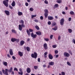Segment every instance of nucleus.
<instances>
[{"instance_id":"29","label":"nucleus","mask_w":75,"mask_h":75,"mask_svg":"<svg viewBox=\"0 0 75 75\" xmlns=\"http://www.w3.org/2000/svg\"><path fill=\"white\" fill-rule=\"evenodd\" d=\"M4 64L5 66H7V62H4Z\"/></svg>"},{"instance_id":"14","label":"nucleus","mask_w":75,"mask_h":75,"mask_svg":"<svg viewBox=\"0 0 75 75\" xmlns=\"http://www.w3.org/2000/svg\"><path fill=\"white\" fill-rule=\"evenodd\" d=\"M26 32L27 33L29 36H30V35H31V33H30V32L29 31V30H28L27 29Z\"/></svg>"},{"instance_id":"20","label":"nucleus","mask_w":75,"mask_h":75,"mask_svg":"<svg viewBox=\"0 0 75 75\" xmlns=\"http://www.w3.org/2000/svg\"><path fill=\"white\" fill-rule=\"evenodd\" d=\"M24 43H25V42H24V41L23 40L21 41L20 43L21 45V46H22V45H23L24 44Z\"/></svg>"},{"instance_id":"53","label":"nucleus","mask_w":75,"mask_h":75,"mask_svg":"<svg viewBox=\"0 0 75 75\" xmlns=\"http://www.w3.org/2000/svg\"><path fill=\"white\" fill-rule=\"evenodd\" d=\"M26 6H28V4L27 2H26L25 4Z\"/></svg>"},{"instance_id":"40","label":"nucleus","mask_w":75,"mask_h":75,"mask_svg":"<svg viewBox=\"0 0 75 75\" xmlns=\"http://www.w3.org/2000/svg\"><path fill=\"white\" fill-rule=\"evenodd\" d=\"M45 40L46 41H49V39L48 38H45Z\"/></svg>"},{"instance_id":"11","label":"nucleus","mask_w":75,"mask_h":75,"mask_svg":"<svg viewBox=\"0 0 75 75\" xmlns=\"http://www.w3.org/2000/svg\"><path fill=\"white\" fill-rule=\"evenodd\" d=\"M9 53L11 55H13V50L11 49H10L9 50Z\"/></svg>"},{"instance_id":"42","label":"nucleus","mask_w":75,"mask_h":75,"mask_svg":"<svg viewBox=\"0 0 75 75\" xmlns=\"http://www.w3.org/2000/svg\"><path fill=\"white\" fill-rule=\"evenodd\" d=\"M62 74V75H65V72L62 71L61 72Z\"/></svg>"},{"instance_id":"57","label":"nucleus","mask_w":75,"mask_h":75,"mask_svg":"<svg viewBox=\"0 0 75 75\" xmlns=\"http://www.w3.org/2000/svg\"><path fill=\"white\" fill-rule=\"evenodd\" d=\"M19 71L21 72H22V69L21 68L19 69Z\"/></svg>"},{"instance_id":"4","label":"nucleus","mask_w":75,"mask_h":75,"mask_svg":"<svg viewBox=\"0 0 75 75\" xmlns=\"http://www.w3.org/2000/svg\"><path fill=\"white\" fill-rule=\"evenodd\" d=\"M31 37L33 38H35L37 37V35L34 34V33L32 32L31 33Z\"/></svg>"},{"instance_id":"41","label":"nucleus","mask_w":75,"mask_h":75,"mask_svg":"<svg viewBox=\"0 0 75 75\" xmlns=\"http://www.w3.org/2000/svg\"><path fill=\"white\" fill-rule=\"evenodd\" d=\"M55 53L56 54H58V51L57 50H56L54 51Z\"/></svg>"},{"instance_id":"27","label":"nucleus","mask_w":75,"mask_h":75,"mask_svg":"<svg viewBox=\"0 0 75 75\" xmlns=\"http://www.w3.org/2000/svg\"><path fill=\"white\" fill-rule=\"evenodd\" d=\"M70 14H71V15H74L75 13L73 11H71L70 12Z\"/></svg>"},{"instance_id":"30","label":"nucleus","mask_w":75,"mask_h":75,"mask_svg":"<svg viewBox=\"0 0 75 75\" xmlns=\"http://www.w3.org/2000/svg\"><path fill=\"white\" fill-rule=\"evenodd\" d=\"M35 28H36V29L37 30H38L40 29V28H39V27L37 25H36L35 26Z\"/></svg>"},{"instance_id":"7","label":"nucleus","mask_w":75,"mask_h":75,"mask_svg":"<svg viewBox=\"0 0 75 75\" xmlns=\"http://www.w3.org/2000/svg\"><path fill=\"white\" fill-rule=\"evenodd\" d=\"M43 47L45 50H47L48 49V47L47 46V43H45L43 45Z\"/></svg>"},{"instance_id":"12","label":"nucleus","mask_w":75,"mask_h":75,"mask_svg":"<svg viewBox=\"0 0 75 75\" xmlns=\"http://www.w3.org/2000/svg\"><path fill=\"white\" fill-rule=\"evenodd\" d=\"M48 19L50 20H53V19H54V18L52 16H48Z\"/></svg>"},{"instance_id":"54","label":"nucleus","mask_w":75,"mask_h":75,"mask_svg":"<svg viewBox=\"0 0 75 75\" xmlns=\"http://www.w3.org/2000/svg\"><path fill=\"white\" fill-rule=\"evenodd\" d=\"M35 22H36V23H38V21L37 20H34Z\"/></svg>"},{"instance_id":"22","label":"nucleus","mask_w":75,"mask_h":75,"mask_svg":"<svg viewBox=\"0 0 75 75\" xmlns=\"http://www.w3.org/2000/svg\"><path fill=\"white\" fill-rule=\"evenodd\" d=\"M18 15L19 16H22L23 14V13L21 12L18 11Z\"/></svg>"},{"instance_id":"48","label":"nucleus","mask_w":75,"mask_h":75,"mask_svg":"<svg viewBox=\"0 0 75 75\" xmlns=\"http://www.w3.org/2000/svg\"><path fill=\"white\" fill-rule=\"evenodd\" d=\"M53 37V35H51L50 36V39H52V37Z\"/></svg>"},{"instance_id":"6","label":"nucleus","mask_w":75,"mask_h":75,"mask_svg":"<svg viewBox=\"0 0 75 75\" xmlns=\"http://www.w3.org/2000/svg\"><path fill=\"white\" fill-rule=\"evenodd\" d=\"M64 19L62 18L61 20L60 23L62 25H64Z\"/></svg>"},{"instance_id":"18","label":"nucleus","mask_w":75,"mask_h":75,"mask_svg":"<svg viewBox=\"0 0 75 75\" xmlns=\"http://www.w3.org/2000/svg\"><path fill=\"white\" fill-rule=\"evenodd\" d=\"M16 41H17V39L16 38H12L11 39V41L12 42H15Z\"/></svg>"},{"instance_id":"33","label":"nucleus","mask_w":75,"mask_h":75,"mask_svg":"<svg viewBox=\"0 0 75 75\" xmlns=\"http://www.w3.org/2000/svg\"><path fill=\"white\" fill-rule=\"evenodd\" d=\"M61 1H61V0L57 1V2L58 3H61Z\"/></svg>"},{"instance_id":"59","label":"nucleus","mask_w":75,"mask_h":75,"mask_svg":"<svg viewBox=\"0 0 75 75\" xmlns=\"http://www.w3.org/2000/svg\"><path fill=\"white\" fill-rule=\"evenodd\" d=\"M38 62H40V58H39L38 59Z\"/></svg>"},{"instance_id":"15","label":"nucleus","mask_w":75,"mask_h":75,"mask_svg":"<svg viewBox=\"0 0 75 75\" xmlns=\"http://www.w3.org/2000/svg\"><path fill=\"white\" fill-rule=\"evenodd\" d=\"M18 54L20 57H22L23 55V52H19Z\"/></svg>"},{"instance_id":"19","label":"nucleus","mask_w":75,"mask_h":75,"mask_svg":"<svg viewBox=\"0 0 75 75\" xmlns=\"http://www.w3.org/2000/svg\"><path fill=\"white\" fill-rule=\"evenodd\" d=\"M49 64L50 65H54V62H49Z\"/></svg>"},{"instance_id":"23","label":"nucleus","mask_w":75,"mask_h":75,"mask_svg":"<svg viewBox=\"0 0 75 75\" xmlns=\"http://www.w3.org/2000/svg\"><path fill=\"white\" fill-rule=\"evenodd\" d=\"M26 48L27 51H30V48L28 47H26Z\"/></svg>"},{"instance_id":"45","label":"nucleus","mask_w":75,"mask_h":75,"mask_svg":"<svg viewBox=\"0 0 75 75\" xmlns=\"http://www.w3.org/2000/svg\"><path fill=\"white\" fill-rule=\"evenodd\" d=\"M57 25V23H53L52 24V26H54V25Z\"/></svg>"},{"instance_id":"24","label":"nucleus","mask_w":75,"mask_h":75,"mask_svg":"<svg viewBox=\"0 0 75 75\" xmlns=\"http://www.w3.org/2000/svg\"><path fill=\"white\" fill-rule=\"evenodd\" d=\"M68 32L69 33H71L72 32V29H68Z\"/></svg>"},{"instance_id":"50","label":"nucleus","mask_w":75,"mask_h":75,"mask_svg":"<svg viewBox=\"0 0 75 75\" xmlns=\"http://www.w3.org/2000/svg\"><path fill=\"white\" fill-rule=\"evenodd\" d=\"M29 30L30 32H33V29H29Z\"/></svg>"},{"instance_id":"39","label":"nucleus","mask_w":75,"mask_h":75,"mask_svg":"<svg viewBox=\"0 0 75 75\" xmlns=\"http://www.w3.org/2000/svg\"><path fill=\"white\" fill-rule=\"evenodd\" d=\"M30 10L31 11H33L34 10V9L32 8H30Z\"/></svg>"},{"instance_id":"21","label":"nucleus","mask_w":75,"mask_h":75,"mask_svg":"<svg viewBox=\"0 0 75 75\" xmlns=\"http://www.w3.org/2000/svg\"><path fill=\"white\" fill-rule=\"evenodd\" d=\"M44 14H45V18H47V17H48V13H45Z\"/></svg>"},{"instance_id":"38","label":"nucleus","mask_w":75,"mask_h":75,"mask_svg":"<svg viewBox=\"0 0 75 75\" xmlns=\"http://www.w3.org/2000/svg\"><path fill=\"white\" fill-rule=\"evenodd\" d=\"M36 16H37V15H32L31 18H34V17H35Z\"/></svg>"},{"instance_id":"37","label":"nucleus","mask_w":75,"mask_h":75,"mask_svg":"<svg viewBox=\"0 0 75 75\" xmlns=\"http://www.w3.org/2000/svg\"><path fill=\"white\" fill-rule=\"evenodd\" d=\"M44 2L45 4H48V2L47 0H45Z\"/></svg>"},{"instance_id":"51","label":"nucleus","mask_w":75,"mask_h":75,"mask_svg":"<svg viewBox=\"0 0 75 75\" xmlns=\"http://www.w3.org/2000/svg\"><path fill=\"white\" fill-rule=\"evenodd\" d=\"M72 42H73V43L75 44V40L74 39H73V40H72Z\"/></svg>"},{"instance_id":"28","label":"nucleus","mask_w":75,"mask_h":75,"mask_svg":"<svg viewBox=\"0 0 75 75\" xmlns=\"http://www.w3.org/2000/svg\"><path fill=\"white\" fill-rule=\"evenodd\" d=\"M12 32L13 33H14L15 34H16V30L14 29H12Z\"/></svg>"},{"instance_id":"52","label":"nucleus","mask_w":75,"mask_h":75,"mask_svg":"<svg viewBox=\"0 0 75 75\" xmlns=\"http://www.w3.org/2000/svg\"><path fill=\"white\" fill-rule=\"evenodd\" d=\"M9 7L11 9H13V7H12V6H11L10 5H9Z\"/></svg>"},{"instance_id":"26","label":"nucleus","mask_w":75,"mask_h":75,"mask_svg":"<svg viewBox=\"0 0 75 75\" xmlns=\"http://www.w3.org/2000/svg\"><path fill=\"white\" fill-rule=\"evenodd\" d=\"M20 23H21V24H24V21L22 20H21L20 21H19Z\"/></svg>"},{"instance_id":"44","label":"nucleus","mask_w":75,"mask_h":75,"mask_svg":"<svg viewBox=\"0 0 75 75\" xmlns=\"http://www.w3.org/2000/svg\"><path fill=\"white\" fill-rule=\"evenodd\" d=\"M48 25H51V22L50 21H49L48 22Z\"/></svg>"},{"instance_id":"61","label":"nucleus","mask_w":75,"mask_h":75,"mask_svg":"<svg viewBox=\"0 0 75 75\" xmlns=\"http://www.w3.org/2000/svg\"><path fill=\"white\" fill-rule=\"evenodd\" d=\"M7 56L8 57H9V58H11V57H10V56L9 54H7Z\"/></svg>"},{"instance_id":"36","label":"nucleus","mask_w":75,"mask_h":75,"mask_svg":"<svg viewBox=\"0 0 75 75\" xmlns=\"http://www.w3.org/2000/svg\"><path fill=\"white\" fill-rule=\"evenodd\" d=\"M18 74L19 75H23V72H18Z\"/></svg>"},{"instance_id":"64","label":"nucleus","mask_w":75,"mask_h":75,"mask_svg":"<svg viewBox=\"0 0 75 75\" xmlns=\"http://www.w3.org/2000/svg\"><path fill=\"white\" fill-rule=\"evenodd\" d=\"M43 67L44 68H45V67H46V65H45V64H44V65H43Z\"/></svg>"},{"instance_id":"2","label":"nucleus","mask_w":75,"mask_h":75,"mask_svg":"<svg viewBox=\"0 0 75 75\" xmlns=\"http://www.w3.org/2000/svg\"><path fill=\"white\" fill-rule=\"evenodd\" d=\"M19 30L20 31H22V29H23V27H25V26L24 24H22L21 25L20 24L18 25Z\"/></svg>"},{"instance_id":"13","label":"nucleus","mask_w":75,"mask_h":75,"mask_svg":"<svg viewBox=\"0 0 75 75\" xmlns=\"http://www.w3.org/2000/svg\"><path fill=\"white\" fill-rule=\"evenodd\" d=\"M36 34L38 35H41V32L40 31H38L36 32Z\"/></svg>"},{"instance_id":"3","label":"nucleus","mask_w":75,"mask_h":75,"mask_svg":"<svg viewBox=\"0 0 75 75\" xmlns=\"http://www.w3.org/2000/svg\"><path fill=\"white\" fill-rule=\"evenodd\" d=\"M38 54L37 53L35 52H34V54H31V57L32 58H34L35 59H36L37 57Z\"/></svg>"},{"instance_id":"47","label":"nucleus","mask_w":75,"mask_h":75,"mask_svg":"<svg viewBox=\"0 0 75 75\" xmlns=\"http://www.w3.org/2000/svg\"><path fill=\"white\" fill-rule=\"evenodd\" d=\"M14 71H18V69L16 68H15L14 69Z\"/></svg>"},{"instance_id":"46","label":"nucleus","mask_w":75,"mask_h":75,"mask_svg":"<svg viewBox=\"0 0 75 75\" xmlns=\"http://www.w3.org/2000/svg\"><path fill=\"white\" fill-rule=\"evenodd\" d=\"M61 37L60 36H59L58 37V40H60L61 39Z\"/></svg>"},{"instance_id":"5","label":"nucleus","mask_w":75,"mask_h":75,"mask_svg":"<svg viewBox=\"0 0 75 75\" xmlns=\"http://www.w3.org/2000/svg\"><path fill=\"white\" fill-rule=\"evenodd\" d=\"M64 57H69L70 56V54L67 52H65L64 53Z\"/></svg>"},{"instance_id":"16","label":"nucleus","mask_w":75,"mask_h":75,"mask_svg":"<svg viewBox=\"0 0 75 75\" xmlns=\"http://www.w3.org/2000/svg\"><path fill=\"white\" fill-rule=\"evenodd\" d=\"M11 5L12 7H14L16 6V2H15V1H13L11 4Z\"/></svg>"},{"instance_id":"9","label":"nucleus","mask_w":75,"mask_h":75,"mask_svg":"<svg viewBox=\"0 0 75 75\" xmlns=\"http://www.w3.org/2000/svg\"><path fill=\"white\" fill-rule=\"evenodd\" d=\"M26 71L27 73H28V74L30 73V72H31V69H30V68H27L26 69Z\"/></svg>"},{"instance_id":"17","label":"nucleus","mask_w":75,"mask_h":75,"mask_svg":"<svg viewBox=\"0 0 75 75\" xmlns=\"http://www.w3.org/2000/svg\"><path fill=\"white\" fill-rule=\"evenodd\" d=\"M52 29L53 30L56 31V30H57V29H58V27H57V26H56L54 28H52Z\"/></svg>"},{"instance_id":"43","label":"nucleus","mask_w":75,"mask_h":75,"mask_svg":"<svg viewBox=\"0 0 75 75\" xmlns=\"http://www.w3.org/2000/svg\"><path fill=\"white\" fill-rule=\"evenodd\" d=\"M52 47L54 48H55L56 47H57V45H54L52 46Z\"/></svg>"},{"instance_id":"31","label":"nucleus","mask_w":75,"mask_h":75,"mask_svg":"<svg viewBox=\"0 0 75 75\" xmlns=\"http://www.w3.org/2000/svg\"><path fill=\"white\" fill-rule=\"evenodd\" d=\"M34 68L35 69H38V66H34Z\"/></svg>"},{"instance_id":"1","label":"nucleus","mask_w":75,"mask_h":75,"mask_svg":"<svg viewBox=\"0 0 75 75\" xmlns=\"http://www.w3.org/2000/svg\"><path fill=\"white\" fill-rule=\"evenodd\" d=\"M2 72L3 74H4V75H8V69H5V70L4 69L2 70Z\"/></svg>"},{"instance_id":"32","label":"nucleus","mask_w":75,"mask_h":75,"mask_svg":"<svg viewBox=\"0 0 75 75\" xmlns=\"http://www.w3.org/2000/svg\"><path fill=\"white\" fill-rule=\"evenodd\" d=\"M67 64L68 65H69V66H71V64L70 63H69V62H67Z\"/></svg>"},{"instance_id":"55","label":"nucleus","mask_w":75,"mask_h":75,"mask_svg":"<svg viewBox=\"0 0 75 75\" xmlns=\"http://www.w3.org/2000/svg\"><path fill=\"white\" fill-rule=\"evenodd\" d=\"M71 17L69 18V21H71Z\"/></svg>"},{"instance_id":"62","label":"nucleus","mask_w":75,"mask_h":75,"mask_svg":"<svg viewBox=\"0 0 75 75\" xmlns=\"http://www.w3.org/2000/svg\"><path fill=\"white\" fill-rule=\"evenodd\" d=\"M12 75H14V71H12Z\"/></svg>"},{"instance_id":"10","label":"nucleus","mask_w":75,"mask_h":75,"mask_svg":"<svg viewBox=\"0 0 75 75\" xmlns=\"http://www.w3.org/2000/svg\"><path fill=\"white\" fill-rule=\"evenodd\" d=\"M49 58L50 59H53V56L50 54H49L48 55Z\"/></svg>"},{"instance_id":"56","label":"nucleus","mask_w":75,"mask_h":75,"mask_svg":"<svg viewBox=\"0 0 75 75\" xmlns=\"http://www.w3.org/2000/svg\"><path fill=\"white\" fill-rule=\"evenodd\" d=\"M62 14H66V13H65V12L64 11H63L62 12Z\"/></svg>"},{"instance_id":"58","label":"nucleus","mask_w":75,"mask_h":75,"mask_svg":"<svg viewBox=\"0 0 75 75\" xmlns=\"http://www.w3.org/2000/svg\"><path fill=\"white\" fill-rule=\"evenodd\" d=\"M40 18L41 20H42L43 19V16H41L40 17Z\"/></svg>"},{"instance_id":"60","label":"nucleus","mask_w":75,"mask_h":75,"mask_svg":"<svg viewBox=\"0 0 75 75\" xmlns=\"http://www.w3.org/2000/svg\"><path fill=\"white\" fill-rule=\"evenodd\" d=\"M45 55H47V52H46L44 53Z\"/></svg>"},{"instance_id":"63","label":"nucleus","mask_w":75,"mask_h":75,"mask_svg":"<svg viewBox=\"0 0 75 75\" xmlns=\"http://www.w3.org/2000/svg\"><path fill=\"white\" fill-rule=\"evenodd\" d=\"M2 71H0V74L1 75H2Z\"/></svg>"},{"instance_id":"34","label":"nucleus","mask_w":75,"mask_h":75,"mask_svg":"<svg viewBox=\"0 0 75 75\" xmlns=\"http://www.w3.org/2000/svg\"><path fill=\"white\" fill-rule=\"evenodd\" d=\"M45 12V13H48V11L47 9H45L44 10Z\"/></svg>"},{"instance_id":"35","label":"nucleus","mask_w":75,"mask_h":75,"mask_svg":"<svg viewBox=\"0 0 75 75\" xmlns=\"http://www.w3.org/2000/svg\"><path fill=\"white\" fill-rule=\"evenodd\" d=\"M54 7H55V8H57V7H58V4H55L54 6Z\"/></svg>"},{"instance_id":"49","label":"nucleus","mask_w":75,"mask_h":75,"mask_svg":"<svg viewBox=\"0 0 75 75\" xmlns=\"http://www.w3.org/2000/svg\"><path fill=\"white\" fill-rule=\"evenodd\" d=\"M12 58L13 59H14V60H15L16 59V57H14V56H13L12 57Z\"/></svg>"},{"instance_id":"8","label":"nucleus","mask_w":75,"mask_h":75,"mask_svg":"<svg viewBox=\"0 0 75 75\" xmlns=\"http://www.w3.org/2000/svg\"><path fill=\"white\" fill-rule=\"evenodd\" d=\"M4 12L7 16L10 15V12L9 11L7 10H6Z\"/></svg>"},{"instance_id":"25","label":"nucleus","mask_w":75,"mask_h":75,"mask_svg":"<svg viewBox=\"0 0 75 75\" xmlns=\"http://www.w3.org/2000/svg\"><path fill=\"white\" fill-rule=\"evenodd\" d=\"M13 71V67H11L10 69L8 70L9 72H11Z\"/></svg>"}]
</instances>
